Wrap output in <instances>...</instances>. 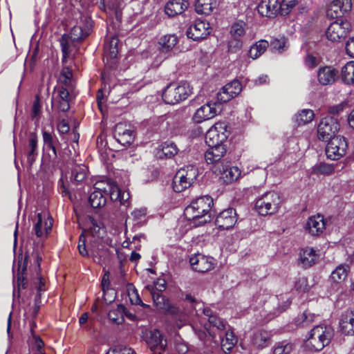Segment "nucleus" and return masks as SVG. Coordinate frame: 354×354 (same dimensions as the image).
I'll use <instances>...</instances> for the list:
<instances>
[{"label":"nucleus","instance_id":"5","mask_svg":"<svg viewBox=\"0 0 354 354\" xmlns=\"http://www.w3.org/2000/svg\"><path fill=\"white\" fill-rule=\"evenodd\" d=\"M282 203L280 195L273 191L264 193L255 202L254 209L261 216L276 214Z\"/></svg>","mask_w":354,"mask_h":354},{"label":"nucleus","instance_id":"27","mask_svg":"<svg viewBox=\"0 0 354 354\" xmlns=\"http://www.w3.org/2000/svg\"><path fill=\"white\" fill-rule=\"evenodd\" d=\"M27 162L32 166L38 156V138L35 133H30L28 145L24 149Z\"/></svg>","mask_w":354,"mask_h":354},{"label":"nucleus","instance_id":"26","mask_svg":"<svg viewBox=\"0 0 354 354\" xmlns=\"http://www.w3.org/2000/svg\"><path fill=\"white\" fill-rule=\"evenodd\" d=\"M189 5L188 0H170L165 6V12L169 17H174L183 14Z\"/></svg>","mask_w":354,"mask_h":354},{"label":"nucleus","instance_id":"41","mask_svg":"<svg viewBox=\"0 0 354 354\" xmlns=\"http://www.w3.org/2000/svg\"><path fill=\"white\" fill-rule=\"evenodd\" d=\"M89 221L91 224L89 229L90 233L92 236L91 239H102L106 232L104 225L101 223L97 222V221H96L93 216H89Z\"/></svg>","mask_w":354,"mask_h":354},{"label":"nucleus","instance_id":"48","mask_svg":"<svg viewBox=\"0 0 354 354\" xmlns=\"http://www.w3.org/2000/svg\"><path fill=\"white\" fill-rule=\"evenodd\" d=\"M153 301L154 305L159 310H163L165 308L166 305L169 301V299L164 296L162 292H156L153 290H151Z\"/></svg>","mask_w":354,"mask_h":354},{"label":"nucleus","instance_id":"51","mask_svg":"<svg viewBox=\"0 0 354 354\" xmlns=\"http://www.w3.org/2000/svg\"><path fill=\"white\" fill-rule=\"evenodd\" d=\"M293 345L287 342L282 341L279 342L273 350V354H290L292 351Z\"/></svg>","mask_w":354,"mask_h":354},{"label":"nucleus","instance_id":"1","mask_svg":"<svg viewBox=\"0 0 354 354\" xmlns=\"http://www.w3.org/2000/svg\"><path fill=\"white\" fill-rule=\"evenodd\" d=\"M214 205L213 198L208 195L202 196L193 200L184 210V215L194 225H203L212 221L211 209Z\"/></svg>","mask_w":354,"mask_h":354},{"label":"nucleus","instance_id":"15","mask_svg":"<svg viewBox=\"0 0 354 354\" xmlns=\"http://www.w3.org/2000/svg\"><path fill=\"white\" fill-rule=\"evenodd\" d=\"M351 8V0H333L326 15L330 19H344V15L348 13Z\"/></svg>","mask_w":354,"mask_h":354},{"label":"nucleus","instance_id":"54","mask_svg":"<svg viewBox=\"0 0 354 354\" xmlns=\"http://www.w3.org/2000/svg\"><path fill=\"white\" fill-rule=\"evenodd\" d=\"M57 189L62 197L68 198L73 201V196L69 189L68 183H65L63 178H61L57 183Z\"/></svg>","mask_w":354,"mask_h":354},{"label":"nucleus","instance_id":"6","mask_svg":"<svg viewBox=\"0 0 354 354\" xmlns=\"http://www.w3.org/2000/svg\"><path fill=\"white\" fill-rule=\"evenodd\" d=\"M191 93L192 89L187 82H172L165 88L162 97L166 104H176L185 100Z\"/></svg>","mask_w":354,"mask_h":354},{"label":"nucleus","instance_id":"45","mask_svg":"<svg viewBox=\"0 0 354 354\" xmlns=\"http://www.w3.org/2000/svg\"><path fill=\"white\" fill-rule=\"evenodd\" d=\"M315 117L311 109H303L296 115V122L298 125H304L310 122Z\"/></svg>","mask_w":354,"mask_h":354},{"label":"nucleus","instance_id":"19","mask_svg":"<svg viewBox=\"0 0 354 354\" xmlns=\"http://www.w3.org/2000/svg\"><path fill=\"white\" fill-rule=\"evenodd\" d=\"M104 183H97L94 187V190L90 194L88 202L93 209H100L106 203V196L103 192Z\"/></svg>","mask_w":354,"mask_h":354},{"label":"nucleus","instance_id":"20","mask_svg":"<svg viewBox=\"0 0 354 354\" xmlns=\"http://www.w3.org/2000/svg\"><path fill=\"white\" fill-rule=\"evenodd\" d=\"M135 132L131 129H127L122 123L117 124L114 129V138L122 146L131 145L134 140Z\"/></svg>","mask_w":354,"mask_h":354},{"label":"nucleus","instance_id":"63","mask_svg":"<svg viewBox=\"0 0 354 354\" xmlns=\"http://www.w3.org/2000/svg\"><path fill=\"white\" fill-rule=\"evenodd\" d=\"M286 44V40L284 38L283 39H274L271 42V46L273 49L277 50L281 52L284 50Z\"/></svg>","mask_w":354,"mask_h":354},{"label":"nucleus","instance_id":"14","mask_svg":"<svg viewBox=\"0 0 354 354\" xmlns=\"http://www.w3.org/2000/svg\"><path fill=\"white\" fill-rule=\"evenodd\" d=\"M211 32V27L207 21L196 20L186 32L188 38L200 41L207 38Z\"/></svg>","mask_w":354,"mask_h":354},{"label":"nucleus","instance_id":"46","mask_svg":"<svg viewBox=\"0 0 354 354\" xmlns=\"http://www.w3.org/2000/svg\"><path fill=\"white\" fill-rule=\"evenodd\" d=\"M245 23L243 21H237L232 24L230 33L232 37L240 38L245 34Z\"/></svg>","mask_w":354,"mask_h":354},{"label":"nucleus","instance_id":"32","mask_svg":"<svg viewBox=\"0 0 354 354\" xmlns=\"http://www.w3.org/2000/svg\"><path fill=\"white\" fill-rule=\"evenodd\" d=\"M318 259L316 251L312 248L303 249L299 254V261L304 268L313 266Z\"/></svg>","mask_w":354,"mask_h":354},{"label":"nucleus","instance_id":"47","mask_svg":"<svg viewBox=\"0 0 354 354\" xmlns=\"http://www.w3.org/2000/svg\"><path fill=\"white\" fill-rule=\"evenodd\" d=\"M348 275V269L342 265H340L333 270L330 274L331 279L335 283H339L346 279Z\"/></svg>","mask_w":354,"mask_h":354},{"label":"nucleus","instance_id":"64","mask_svg":"<svg viewBox=\"0 0 354 354\" xmlns=\"http://www.w3.org/2000/svg\"><path fill=\"white\" fill-rule=\"evenodd\" d=\"M346 53L351 57H354V37H350L346 43Z\"/></svg>","mask_w":354,"mask_h":354},{"label":"nucleus","instance_id":"22","mask_svg":"<svg viewBox=\"0 0 354 354\" xmlns=\"http://www.w3.org/2000/svg\"><path fill=\"white\" fill-rule=\"evenodd\" d=\"M118 38L114 35L112 36L109 41L104 44L103 61L108 64L111 62V66L115 64V59L118 53Z\"/></svg>","mask_w":354,"mask_h":354},{"label":"nucleus","instance_id":"31","mask_svg":"<svg viewBox=\"0 0 354 354\" xmlns=\"http://www.w3.org/2000/svg\"><path fill=\"white\" fill-rule=\"evenodd\" d=\"M218 170L226 183L236 180L241 176V171L237 167H230L223 163L218 166Z\"/></svg>","mask_w":354,"mask_h":354},{"label":"nucleus","instance_id":"11","mask_svg":"<svg viewBox=\"0 0 354 354\" xmlns=\"http://www.w3.org/2000/svg\"><path fill=\"white\" fill-rule=\"evenodd\" d=\"M43 149L46 151H51V153H48L47 156L49 161L53 166L57 165L62 158L61 153H57V145L59 143L58 138L53 132L46 130L42 131Z\"/></svg>","mask_w":354,"mask_h":354},{"label":"nucleus","instance_id":"39","mask_svg":"<svg viewBox=\"0 0 354 354\" xmlns=\"http://www.w3.org/2000/svg\"><path fill=\"white\" fill-rule=\"evenodd\" d=\"M126 310V307L122 304L118 305L117 308L111 310L108 313L109 319L114 324L118 325L121 324L124 322V313Z\"/></svg>","mask_w":354,"mask_h":354},{"label":"nucleus","instance_id":"13","mask_svg":"<svg viewBox=\"0 0 354 354\" xmlns=\"http://www.w3.org/2000/svg\"><path fill=\"white\" fill-rule=\"evenodd\" d=\"M238 220L234 208L229 207L221 211L216 217L215 225L220 230H228L234 227Z\"/></svg>","mask_w":354,"mask_h":354},{"label":"nucleus","instance_id":"60","mask_svg":"<svg viewBox=\"0 0 354 354\" xmlns=\"http://www.w3.org/2000/svg\"><path fill=\"white\" fill-rule=\"evenodd\" d=\"M147 288L150 291L153 289L156 292H162L166 289V281L164 279L159 278L154 281L153 286H148Z\"/></svg>","mask_w":354,"mask_h":354},{"label":"nucleus","instance_id":"17","mask_svg":"<svg viewBox=\"0 0 354 354\" xmlns=\"http://www.w3.org/2000/svg\"><path fill=\"white\" fill-rule=\"evenodd\" d=\"M204 154L205 160L207 164L221 165L223 162L222 158L227 152L226 145L208 146Z\"/></svg>","mask_w":354,"mask_h":354},{"label":"nucleus","instance_id":"42","mask_svg":"<svg viewBox=\"0 0 354 354\" xmlns=\"http://www.w3.org/2000/svg\"><path fill=\"white\" fill-rule=\"evenodd\" d=\"M315 315L308 310H306L302 314L299 315L295 319V324L297 326L307 327L314 322Z\"/></svg>","mask_w":354,"mask_h":354},{"label":"nucleus","instance_id":"18","mask_svg":"<svg viewBox=\"0 0 354 354\" xmlns=\"http://www.w3.org/2000/svg\"><path fill=\"white\" fill-rule=\"evenodd\" d=\"M339 326L340 332L344 335H354V308L348 309L342 313Z\"/></svg>","mask_w":354,"mask_h":354},{"label":"nucleus","instance_id":"56","mask_svg":"<svg viewBox=\"0 0 354 354\" xmlns=\"http://www.w3.org/2000/svg\"><path fill=\"white\" fill-rule=\"evenodd\" d=\"M71 180L77 183H82L86 177L85 169L82 167H75L72 169Z\"/></svg>","mask_w":354,"mask_h":354},{"label":"nucleus","instance_id":"2","mask_svg":"<svg viewBox=\"0 0 354 354\" xmlns=\"http://www.w3.org/2000/svg\"><path fill=\"white\" fill-rule=\"evenodd\" d=\"M93 28V21L91 18H84L80 23L74 26L69 33H64L62 35L59 43L62 53V60H66L70 55V43L82 42L91 33Z\"/></svg>","mask_w":354,"mask_h":354},{"label":"nucleus","instance_id":"50","mask_svg":"<svg viewBox=\"0 0 354 354\" xmlns=\"http://www.w3.org/2000/svg\"><path fill=\"white\" fill-rule=\"evenodd\" d=\"M223 90L230 93L231 96L236 97L242 90L241 83L238 80H234L223 86Z\"/></svg>","mask_w":354,"mask_h":354},{"label":"nucleus","instance_id":"7","mask_svg":"<svg viewBox=\"0 0 354 354\" xmlns=\"http://www.w3.org/2000/svg\"><path fill=\"white\" fill-rule=\"evenodd\" d=\"M339 126L337 119L333 116L322 118L317 127V138L321 141L328 142L329 140L335 138V134L339 131Z\"/></svg>","mask_w":354,"mask_h":354},{"label":"nucleus","instance_id":"44","mask_svg":"<svg viewBox=\"0 0 354 354\" xmlns=\"http://www.w3.org/2000/svg\"><path fill=\"white\" fill-rule=\"evenodd\" d=\"M212 9V0H196L195 3V10L198 14L207 15Z\"/></svg>","mask_w":354,"mask_h":354},{"label":"nucleus","instance_id":"30","mask_svg":"<svg viewBox=\"0 0 354 354\" xmlns=\"http://www.w3.org/2000/svg\"><path fill=\"white\" fill-rule=\"evenodd\" d=\"M103 192L109 196L111 201H119L120 204L124 205V193L118 186L113 181L108 182L106 187H103Z\"/></svg>","mask_w":354,"mask_h":354},{"label":"nucleus","instance_id":"9","mask_svg":"<svg viewBox=\"0 0 354 354\" xmlns=\"http://www.w3.org/2000/svg\"><path fill=\"white\" fill-rule=\"evenodd\" d=\"M326 31V38L332 42H339L346 38L351 31V24L345 19H335Z\"/></svg>","mask_w":354,"mask_h":354},{"label":"nucleus","instance_id":"25","mask_svg":"<svg viewBox=\"0 0 354 354\" xmlns=\"http://www.w3.org/2000/svg\"><path fill=\"white\" fill-rule=\"evenodd\" d=\"M18 259L17 272L16 274L17 286L19 288H21L23 289H26L27 288L26 274L28 261V253H26L24 259L22 254H21L18 257Z\"/></svg>","mask_w":354,"mask_h":354},{"label":"nucleus","instance_id":"61","mask_svg":"<svg viewBox=\"0 0 354 354\" xmlns=\"http://www.w3.org/2000/svg\"><path fill=\"white\" fill-rule=\"evenodd\" d=\"M41 113V104H40V98L38 95L35 96V100L33 102L32 111H31V117L32 119L39 117Z\"/></svg>","mask_w":354,"mask_h":354},{"label":"nucleus","instance_id":"43","mask_svg":"<svg viewBox=\"0 0 354 354\" xmlns=\"http://www.w3.org/2000/svg\"><path fill=\"white\" fill-rule=\"evenodd\" d=\"M335 171V167L333 165L327 164L326 162H319V164L315 165L312 167V173L317 175L329 176L332 174Z\"/></svg>","mask_w":354,"mask_h":354},{"label":"nucleus","instance_id":"28","mask_svg":"<svg viewBox=\"0 0 354 354\" xmlns=\"http://www.w3.org/2000/svg\"><path fill=\"white\" fill-rule=\"evenodd\" d=\"M338 71L332 66H324L319 69L317 77L322 85L331 84L335 82L337 77Z\"/></svg>","mask_w":354,"mask_h":354},{"label":"nucleus","instance_id":"59","mask_svg":"<svg viewBox=\"0 0 354 354\" xmlns=\"http://www.w3.org/2000/svg\"><path fill=\"white\" fill-rule=\"evenodd\" d=\"M166 315H169L175 317H178L180 315L181 311L180 308L174 304L168 302L166 305L165 308L162 310Z\"/></svg>","mask_w":354,"mask_h":354},{"label":"nucleus","instance_id":"8","mask_svg":"<svg viewBox=\"0 0 354 354\" xmlns=\"http://www.w3.org/2000/svg\"><path fill=\"white\" fill-rule=\"evenodd\" d=\"M227 124L225 122L214 124L205 134V143L207 146L225 145L224 142L229 136Z\"/></svg>","mask_w":354,"mask_h":354},{"label":"nucleus","instance_id":"58","mask_svg":"<svg viewBox=\"0 0 354 354\" xmlns=\"http://www.w3.org/2000/svg\"><path fill=\"white\" fill-rule=\"evenodd\" d=\"M208 322L212 326L216 328L218 330H224L225 329V322L216 315L210 316L208 319Z\"/></svg>","mask_w":354,"mask_h":354},{"label":"nucleus","instance_id":"34","mask_svg":"<svg viewBox=\"0 0 354 354\" xmlns=\"http://www.w3.org/2000/svg\"><path fill=\"white\" fill-rule=\"evenodd\" d=\"M56 101L59 111L66 112L70 109L71 95L66 88L64 86L59 88Z\"/></svg>","mask_w":354,"mask_h":354},{"label":"nucleus","instance_id":"24","mask_svg":"<svg viewBox=\"0 0 354 354\" xmlns=\"http://www.w3.org/2000/svg\"><path fill=\"white\" fill-rule=\"evenodd\" d=\"M216 115V109L214 107V104L207 102L196 110L192 119L196 123H201L213 118Z\"/></svg>","mask_w":354,"mask_h":354},{"label":"nucleus","instance_id":"37","mask_svg":"<svg viewBox=\"0 0 354 354\" xmlns=\"http://www.w3.org/2000/svg\"><path fill=\"white\" fill-rule=\"evenodd\" d=\"M341 80L346 84H354V61L348 62L342 68Z\"/></svg>","mask_w":354,"mask_h":354},{"label":"nucleus","instance_id":"10","mask_svg":"<svg viewBox=\"0 0 354 354\" xmlns=\"http://www.w3.org/2000/svg\"><path fill=\"white\" fill-rule=\"evenodd\" d=\"M326 147V155L328 158L337 160L346 154L348 142L344 136H336L328 141Z\"/></svg>","mask_w":354,"mask_h":354},{"label":"nucleus","instance_id":"3","mask_svg":"<svg viewBox=\"0 0 354 354\" xmlns=\"http://www.w3.org/2000/svg\"><path fill=\"white\" fill-rule=\"evenodd\" d=\"M86 242L84 232H82L79 236L77 245L80 254L85 258L91 257L95 263L102 264L109 254V250L104 245L103 239H91L88 248H87Z\"/></svg>","mask_w":354,"mask_h":354},{"label":"nucleus","instance_id":"62","mask_svg":"<svg viewBox=\"0 0 354 354\" xmlns=\"http://www.w3.org/2000/svg\"><path fill=\"white\" fill-rule=\"evenodd\" d=\"M234 97V96H231L230 93H228L226 91L223 90V87L216 95L217 101L220 103H226Z\"/></svg>","mask_w":354,"mask_h":354},{"label":"nucleus","instance_id":"12","mask_svg":"<svg viewBox=\"0 0 354 354\" xmlns=\"http://www.w3.org/2000/svg\"><path fill=\"white\" fill-rule=\"evenodd\" d=\"M145 342L153 354H163L167 350V340L158 329L147 333Z\"/></svg>","mask_w":354,"mask_h":354},{"label":"nucleus","instance_id":"35","mask_svg":"<svg viewBox=\"0 0 354 354\" xmlns=\"http://www.w3.org/2000/svg\"><path fill=\"white\" fill-rule=\"evenodd\" d=\"M192 185L186 177L184 176V171L178 170L172 180V187L175 192H181Z\"/></svg>","mask_w":354,"mask_h":354},{"label":"nucleus","instance_id":"33","mask_svg":"<svg viewBox=\"0 0 354 354\" xmlns=\"http://www.w3.org/2000/svg\"><path fill=\"white\" fill-rule=\"evenodd\" d=\"M178 42V39L175 34L163 35L158 40V49L162 53H167L172 50Z\"/></svg>","mask_w":354,"mask_h":354},{"label":"nucleus","instance_id":"29","mask_svg":"<svg viewBox=\"0 0 354 354\" xmlns=\"http://www.w3.org/2000/svg\"><path fill=\"white\" fill-rule=\"evenodd\" d=\"M271 334L269 331L262 329L255 330L251 337V342L254 346L263 348L270 344Z\"/></svg>","mask_w":354,"mask_h":354},{"label":"nucleus","instance_id":"23","mask_svg":"<svg viewBox=\"0 0 354 354\" xmlns=\"http://www.w3.org/2000/svg\"><path fill=\"white\" fill-rule=\"evenodd\" d=\"M306 230L312 236H319L326 228V221L323 216L317 214L310 216L306 224Z\"/></svg>","mask_w":354,"mask_h":354},{"label":"nucleus","instance_id":"4","mask_svg":"<svg viewBox=\"0 0 354 354\" xmlns=\"http://www.w3.org/2000/svg\"><path fill=\"white\" fill-rule=\"evenodd\" d=\"M333 335L334 330L330 326H316L310 332L306 346L312 351H319L330 344Z\"/></svg>","mask_w":354,"mask_h":354},{"label":"nucleus","instance_id":"52","mask_svg":"<svg viewBox=\"0 0 354 354\" xmlns=\"http://www.w3.org/2000/svg\"><path fill=\"white\" fill-rule=\"evenodd\" d=\"M180 170L184 171V176L186 177V179L191 183L192 185L198 175V169L194 165H187L185 167L181 168Z\"/></svg>","mask_w":354,"mask_h":354},{"label":"nucleus","instance_id":"49","mask_svg":"<svg viewBox=\"0 0 354 354\" xmlns=\"http://www.w3.org/2000/svg\"><path fill=\"white\" fill-rule=\"evenodd\" d=\"M298 3V0H282L279 2V15L281 16L288 15Z\"/></svg>","mask_w":354,"mask_h":354},{"label":"nucleus","instance_id":"55","mask_svg":"<svg viewBox=\"0 0 354 354\" xmlns=\"http://www.w3.org/2000/svg\"><path fill=\"white\" fill-rule=\"evenodd\" d=\"M31 333L32 337V348H35L37 351V354H46L44 347V342L40 337V336L35 334L33 329H31Z\"/></svg>","mask_w":354,"mask_h":354},{"label":"nucleus","instance_id":"36","mask_svg":"<svg viewBox=\"0 0 354 354\" xmlns=\"http://www.w3.org/2000/svg\"><path fill=\"white\" fill-rule=\"evenodd\" d=\"M269 44L265 39H261L254 44L250 48L248 55L252 59L259 58L268 48Z\"/></svg>","mask_w":354,"mask_h":354},{"label":"nucleus","instance_id":"40","mask_svg":"<svg viewBox=\"0 0 354 354\" xmlns=\"http://www.w3.org/2000/svg\"><path fill=\"white\" fill-rule=\"evenodd\" d=\"M161 152L160 158H171L178 153V149L174 142L167 140L162 143Z\"/></svg>","mask_w":354,"mask_h":354},{"label":"nucleus","instance_id":"38","mask_svg":"<svg viewBox=\"0 0 354 354\" xmlns=\"http://www.w3.org/2000/svg\"><path fill=\"white\" fill-rule=\"evenodd\" d=\"M236 343L237 338L234 333L231 330H227L225 337L221 339V348L225 353H230Z\"/></svg>","mask_w":354,"mask_h":354},{"label":"nucleus","instance_id":"16","mask_svg":"<svg viewBox=\"0 0 354 354\" xmlns=\"http://www.w3.org/2000/svg\"><path fill=\"white\" fill-rule=\"evenodd\" d=\"M214 259L212 257L198 253L189 258L192 269L198 272L204 273L214 268Z\"/></svg>","mask_w":354,"mask_h":354},{"label":"nucleus","instance_id":"57","mask_svg":"<svg viewBox=\"0 0 354 354\" xmlns=\"http://www.w3.org/2000/svg\"><path fill=\"white\" fill-rule=\"evenodd\" d=\"M134 351L127 346L118 344L111 347L106 354H133Z\"/></svg>","mask_w":354,"mask_h":354},{"label":"nucleus","instance_id":"21","mask_svg":"<svg viewBox=\"0 0 354 354\" xmlns=\"http://www.w3.org/2000/svg\"><path fill=\"white\" fill-rule=\"evenodd\" d=\"M257 11L262 17L274 18L279 15L278 0H261L257 6Z\"/></svg>","mask_w":354,"mask_h":354},{"label":"nucleus","instance_id":"53","mask_svg":"<svg viewBox=\"0 0 354 354\" xmlns=\"http://www.w3.org/2000/svg\"><path fill=\"white\" fill-rule=\"evenodd\" d=\"M243 41L240 38L232 37L227 41V52L229 53H236L241 50Z\"/></svg>","mask_w":354,"mask_h":354}]
</instances>
